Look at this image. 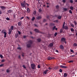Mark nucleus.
Returning <instances> with one entry per match:
<instances>
[{"mask_svg":"<svg viewBox=\"0 0 77 77\" xmlns=\"http://www.w3.org/2000/svg\"><path fill=\"white\" fill-rule=\"evenodd\" d=\"M69 13H70V14H72V11H71V9H70V10H69Z\"/></svg>","mask_w":77,"mask_h":77,"instance_id":"obj_40","label":"nucleus"},{"mask_svg":"<svg viewBox=\"0 0 77 77\" xmlns=\"http://www.w3.org/2000/svg\"><path fill=\"white\" fill-rule=\"evenodd\" d=\"M38 68L39 69V68H40L41 66L40 65H38Z\"/></svg>","mask_w":77,"mask_h":77,"instance_id":"obj_43","label":"nucleus"},{"mask_svg":"<svg viewBox=\"0 0 77 77\" xmlns=\"http://www.w3.org/2000/svg\"><path fill=\"white\" fill-rule=\"evenodd\" d=\"M56 7L57 8H59V5H57L56 6Z\"/></svg>","mask_w":77,"mask_h":77,"instance_id":"obj_44","label":"nucleus"},{"mask_svg":"<svg viewBox=\"0 0 77 77\" xmlns=\"http://www.w3.org/2000/svg\"><path fill=\"white\" fill-rule=\"evenodd\" d=\"M23 66L24 69L26 68V67L25 66V65H23Z\"/></svg>","mask_w":77,"mask_h":77,"instance_id":"obj_46","label":"nucleus"},{"mask_svg":"<svg viewBox=\"0 0 77 77\" xmlns=\"http://www.w3.org/2000/svg\"><path fill=\"white\" fill-rule=\"evenodd\" d=\"M0 8L3 10H4V9L6 8V7H5L3 6H1Z\"/></svg>","mask_w":77,"mask_h":77,"instance_id":"obj_7","label":"nucleus"},{"mask_svg":"<svg viewBox=\"0 0 77 77\" xmlns=\"http://www.w3.org/2000/svg\"><path fill=\"white\" fill-rule=\"evenodd\" d=\"M48 70L47 69V70H45V71H44V73L45 74H47V72H48Z\"/></svg>","mask_w":77,"mask_h":77,"instance_id":"obj_10","label":"nucleus"},{"mask_svg":"<svg viewBox=\"0 0 77 77\" xmlns=\"http://www.w3.org/2000/svg\"><path fill=\"white\" fill-rule=\"evenodd\" d=\"M63 32V29H61L60 31V33H62Z\"/></svg>","mask_w":77,"mask_h":77,"instance_id":"obj_30","label":"nucleus"},{"mask_svg":"<svg viewBox=\"0 0 77 77\" xmlns=\"http://www.w3.org/2000/svg\"><path fill=\"white\" fill-rule=\"evenodd\" d=\"M6 32V30L5 29H3L2 31V33H4Z\"/></svg>","mask_w":77,"mask_h":77,"instance_id":"obj_8","label":"nucleus"},{"mask_svg":"<svg viewBox=\"0 0 77 77\" xmlns=\"http://www.w3.org/2000/svg\"><path fill=\"white\" fill-rule=\"evenodd\" d=\"M60 67L62 68H64L65 69H66L67 68V66H63V65H60Z\"/></svg>","mask_w":77,"mask_h":77,"instance_id":"obj_4","label":"nucleus"},{"mask_svg":"<svg viewBox=\"0 0 77 77\" xmlns=\"http://www.w3.org/2000/svg\"><path fill=\"white\" fill-rule=\"evenodd\" d=\"M50 25L51 26L54 25L55 24H54V23H51Z\"/></svg>","mask_w":77,"mask_h":77,"instance_id":"obj_38","label":"nucleus"},{"mask_svg":"<svg viewBox=\"0 0 77 77\" xmlns=\"http://www.w3.org/2000/svg\"><path fill=\"white\" fill-rule=\"evenodd\" d=\"M35 31L37 32H39V30H38V29H35Z\"/></svg>","mask_w":77,"mask_h":77,"instance_id":"obj_15","label":"nucleus"},{"mask_svg":"<svg viewBox=\"0 0 77 77\" xmlns=\"http://www.w3.org/2000/svg\"><path fill=\"white\" fill-rule=\"evenodd\" d=\"M14 28V26H11V28H10V34H11V32L12 30H13Z\"/></svg>","mask_w":77,"mask_h":77,"instance_id":"obj_5","label":"nucleus"},{"mask_svg":"<svg viewBox=\"0 0 77 77\" xmlns=\"http://www.w3.org/2000/svg\"><path fill=\"white\" fill-rule=\"evenodd\" d=\"M48 60H51V59H52V57H50V56H49V57H48Z\"/></svg>","mask_w":77,"mask_h":77,"instance_id":"obj_20","label":"nucleus"},{"mask_svg":"<svg viewBox=\"0 0 77 77\" xmlns=\"http://www.w3.org/2000/svg\"><path fill=\"white\" fill-rule=\"evenodd\" d=\"M71 31H72V32H73L74 31L73 28H71Z\"/></svg>","mask_w":77,"mask_h":77,"instance_id":"obj_26","label":"nucleus"},{"mask_svg":"<svg viewBox=\"0 0 77 77\" xmlns=\"http://www.w3.org/2000/svg\"><path fill=\"white\" fill-rule=\"evenodd\" d=\"M46 19H44L43 20V22H46Z\"/></svg>","mask_w":77,"mask_h":77,"instance_id":"obj_37","label":"nucleus"},{"mask_svg":"<svg viewBox=\"0 0 77 77\" xmlns=\"http://www.w3.org/2000/svg\"><path fill=\"white\" fill-rule=\"evenodd\" d=\"M6 72H9V70L8 69H7Z\"/></svg>","mask_w":77,"mask_h":77,"instance_id":"obj_52","label":"nucleus"},{"mask_svg":"<svg viewBox=\"0 0 77 77\" xmlns=\"http://www.w3.org/2000/svg\"><path fill=\"white\" fill-rule=\"evenodd\" d=\"M70 51L71 52H72V53H73V54H74L75 52H74L73 50H72V49H70Z\"/></svg>","mask_w":77,"mask_h":77,"instance_id":"obj_24","label":"nucleus"},{"mask_svg":"<svg viewBox=\"0 0 77 77\" xmlns=\"http://www.w3.org/2000/svg\"><path fill=\"white\" fill-rule=\"evenodd\" d=\"M21 5L23 7H25V4H24V2H23V3H21Z\"/></svg>","mask_w":77,"mask_h":77,"instance_id":"obj_11","label":"nucleus"},{"mask_svg":"<svg viewBox=\"0 0 77 77\" xmlns=\"http://www.w3.org/2000/svg\"><path fill=\"white\" fill-rule=\"evenodd\" d=\"M52 69V67H49V68H48V69Z\"/></svg>","mask_w":77,"mask_h":77,"instance_id":"obj_63","label":"nucleus"},{"mask_svg":"<svg viewBox=\"0 0 77 77\" xmlns=\"http://www.w3.org/2000/svg\"><path fill=\"white\" fill-rule=\"evenodd\" d=\"M59 71L61 73H62L63 72V70L62 69H60V70H59Z\"/></svg>","mask_w":77,"mask_h":77,"instance_id":"obj_28","label":"nucleus"},{"mask_svg":"<svg viewBox=\"0 0 77 77\" xmlns=\"http://www.w3.org/2000/svg\"><path fill=\"white\" fill-rule=\"evenodd\" d=\"M68 29V26H65L64 27V29Z\"/></svg>","mask_w":77,"mask_h":77,"instance_id":"obj_21","label":"nucleus"},{"mask_svg":"<svg viewBox=\"0 0 77 77\" xmlns=\"http://www.w3.org/2000/svg\"><path fill=\"white\" fill-rule=\"evenodd\" d=\"M35 18L34 17H33L32 18V21H34V20H35Z\"/></svg>","mask_w":77,"mask_h":77,"instance_id":"obj_51","label":"nucleus"},{"mask_svg":"<svg viewBox=\"0 0 77 77\" xmlns=\"http://www.w3.org/2000/svg\"><path fill=\"white\" fill-rule=\"evenodd\" d=\"M4 38H6V35H7V33L5 32H4Z\"/></svg>","mask_w":77,"mask_h":77,"instance_id":"obj_19","label":"nucleus"},{"mask_svg":"<svg viewBox=\"0 0 77 77\" xmlns=\"http://www.w3.org/2000/svg\"><path fill=\"white\" fill-rule=\"evenodd\" d=\"M13 17L14 18H15V17H16L15 14H14V15H13Z\"/></svg>","mask_w":77,"mask_h":77,"instance_id":"obj_56","label":"nucleus"},{"mask_svg":"<svg viewBox=\"0 0 77 77\" xmlns=\"http://www.w3.org/2000/svg\"><path fill=\"white\" fill-rule=\"evenodd\" d=\"M32 42L31 40H30L28 41V44L27 45V46L28 48H29L31 47L32 44Z\"/></svg>","mask_w":77,"mask_h":77,"instance_id":"obj_2","label":"nucleus"},{"mask_svg":"<svg viewBox=\"0 0 77 77\" xmlns=\"http://www.w3.org/2000/svg\"><path fill=\"white\" fill-rule=\"evenodd\" d=\"M75 56L74 55H71V56H70V57L71 56H72V57H74V56Z\"/></svg>","mask_w":77,"mask_h":77,"instance_id":"obj_64","label":"nucleus"},{"mask_svg":"<svg viewBox=\"0 0 77 77\" xmlns=\"http://www.w3.org/2000/svg\"><path fill=\"white\" fill-rule=\"evenodd\" d=\"M56 26H54V27H53V28H52V30H54V29H55V28H56Z\"/></svg>","mask_w":77,"mask_h":77,"instance_id":"obj_33","label":"nucleus"},{"mask_svg":"<svg viewBox=\"0 0 77 77\" xmlns=\"http://www.w3.org/2000/svg\"><path fill=\"white\" fill-rule=\"evenodd\" d=\"M24 17H22L21 18H20V20H22V19H23L24 18Z\"/></svg>","mask_w":77,"mask_h":77,"instance_id":"obj_50","label":"nucleus"},{"mask_svg":"<svg viewBox=\"0 0 77 77\" xmlns=\"http://www.w3.org/2000/svg\"><path fill=\"white\" fill-rule=\"evenodd\" d=\"M24 53H23V52L22 53V56L23 57H24Z\"/></svg>","mask_w":77,"mask_h":77,"instance_id":"obj_45","label":"nucleus"},{"mask_svg":"<svg viewBox=\"0 0 77 77\" xmlns=\"http://www.w3.org/2000/svg\"><path fill=\"white\" fill-rule=\"evenodd\" d=\"M18 36V34H16L15 35V37L16 38H17Z\"/></svg>","mask_w":77,"mask_h":77,"instance_id":"obj_31","label":"nucleus"},{"mask_svg":"<svg viewBox=\"0 0 77 77\" xmlns=\"http://www.w3.org/2000/svg\"><path fill=\"white\" fill-rule=\"evenodd\" d=\"M60 42L61 44H64V43L66 44L67 43L66 39L65 38L63 37L61 38Z\"/></svg>","mask_w":77,"mask_h":77,"instance_id":"obj_1","label":"nucleus"},{"mask_svg":"<svg viewBox=\"0 0 77 77\" xmlns=\"http://www.w3.org/2000/svg\"><path fill=\"white\" fill-rule=\"evenodd\" d=\"M27 11L28 13H29V12H30V10L29 9V8H27Z\"/></svg>","mask_w":77,"mask_h":77,"instance_id":"obj_22","label":"nucleus"},{"mask_svg":"<svg viewBox=\"0 0 77 77\" xmlns=\"http://www.w3.org/2000/svg\"><path fill=\"white\" fill-rule=\"evenodd\" d=\"M3 65H4V64H2L0 65V66L2 67V66H3Z\"/></svg>","mask_w":77,"mask_h":77,"instance_id":"obj_54","label":"nucleus"},{"mask_svg":"<svg viewBox=\"0 0 77 77\" xmlns=\"http://www.w3.org/2000/svg\"><path fill=\"white\" fill-rule=\"evenodd\" d=\"M9 32H8V34L9 35H10V29H9Z\"/></svg>","mask_w":77,"mask_h":77,"instance_id":"obj_61","label":"nucleus"},{"mask_svg":"<svg viewBox=\"0 0 77 77\" xmlns=\"http://www.w3.org/2000/svg\"><path fill=\"white\" fill-rule=\"evenodd\" d=\"M26 4L27 6H29V4H27V3H26Z\"/></svg>","mask_w":77,"mask_h":77,"instance_id":"obj_62","label":"nucleus"},{"mask_svg":"<svg viewBox=\"0 0 77 77\" xmlns=\"http://www.w3.org/2000/svg\"><path fill=\"white\" fill-rule=\"evenodd\" d=\"M63 9L64 11H66L68 9L66 8H63Z\"/></svg>","mask_w":77,"mask_h":77,"instance_id":"obj_25","label":"nucleus"},{"mask_svg":"<svg viewBox=\"0 0 77 77\" xmlns=\"http://www.w3.org/2000/svg\"><path fill=\"white\" fill-rule=\"evenodd\" d=\"M74 60H70L69 61V63H72L73 62Z\"/></svg>","mask_w":77,"mask_h":77,"instance_id":"obj_27","label":"nucleus"},{"mask_svg":"<svg viewBox=\"0 0 77 77\" xmlns=\"http://www.w3.org/2000/svg\"><path fill=\"white\" fill-rule=\"evenodd\" d=\"M31 68H32V69H34L35 68V65L34 63H31Z\"/></svg>","mask_w":77,"mask_h":77,"instance_id":"obj_3","label":"nucleus"},{"mask_svg":"<svg viewBox=\"0 0 77 77\" xmlns=\"http://www.w3.org/2000/svg\"><path fill=\"white\" fill-rule=\"evenodd\" d=\"M60 49H63L64 48L63 46L62 45H60Z\"/></svg>","mask_w":77,"mask_h":77,"instance_id":"obj_6","label":"nucleus"},{"mask_svg":"<svg viewBox=\"0 0 77 77\" xmlns=\"http://www.w3.org/2000/svg\"><path fill=\"white\" fill-rule=\"evenodd\" d=\"M6 19L7 20H10V19H9V18L8 17H7Z\"/></svg>","mask_w":77,"mask_h":77,"instance_id":"obj_53","label":"nucleus"},{"mask_svg":"<svg viewBox=\"0 0 77 77\" xmlns=\"http://www.w3.org/2000/svg\"><path fill=\"white\" fill-rule=\"evenodd\" d=\"M21 25V22H19L18 23V25L19 26H20Z\"/></svg>","mask_w":77,"mask_h":77,"instance_id":"obj_23","label":"nucleus"},{"mask_svg":"<svg viewBox=\"0 0 77 77\" xmlns=\"http://www.w3.org/2000/svg\"><path fill=\"white\" fill-rule=\"evenodd\" d=\"M39 12H41L42 10H41V9H39Z\"/></svg>","mask_w":77,"mask_h":77,"instance_id":"obj_58","label":"nucleus"},{"mask_svg":"<svg viewBox=\"0 0 77 77\" xmlns=\"http://www.w3.org/2000/svg\"><path fill=\"white\" fill-rule=\"evenodd\" d=\"M26 18H27L28 19V20H30V18H29V17H28V16H27Z\"/></svg>","mask_w":77,"mask_h":77,"instance_id":"obj_49","label":"nucleus"},{"mask_svg":"<svg viewBox=\"0 0 77 77\" xmlns=\"http://www.w3.org/2000/svg\"><path fill=\"white\" fill-rule=\"evenodd\" d=\"M54 22H56V23H58V20H56V21H54Z\"/></svg>","mask_w":77,"mask_h":77,"instance_id":"obj_55","label":"nucleus"},{"mask_svg":"<svg viewBox=\"0 0 77 77\" xmlns=\"http://www.w3.org/2000/svg\"><path fill=\"white\" fill-rule=\"evenodd\" d=\"M4 61L5 60H2L1 61V62H4Z\"/></svg>","mask_w":77,"mask_h":77,"instance_id":"obj_57","label":"nucleus"},{"mask_svg":"<svg viewBox=\"0 0 77 77\" xmlns=\"http://www.w3.org/2000/svg\"><path fill=\"white\" fill-rule=\"evenodd\" d=\"M53 43H51L50 44H49V46L50 47H52L53 46Z\"/></svg>","mask_w":77,"mask_h":77,"instance_id":"obj_13","label":"nucleus"},{"mask_svg":"<svg viewBox=\"0 0 77 77\" xmlns=\"http://www.w3.org/2000/svg\"><path fill=\"white\" fill-rule=\"evenodd\" d=\"M70 8L71 10H74V8L72 6H71L70 7Z\"/></svg>","mask_w":77,"mask_h":77,"instance_id":"obj_12","label":"nucleus"},{"mask_svg":"<svg viewBox=\"0 0 77 77\" xmlns=\"http://www.w3.org/2000/svg\"><path fill=\"white\" fill-rule=\"evenodd\" d=\"M0 57L1 58V59H3V55L2 54L0 55Z\"/></svg>","mask_w":77,"mask_h":77,"instance_id":"obj_32","label":"nucleus"},{"mask_svg":"<svg viewBox=\"0 0 77 77\" xmlns=\"http://www.w3.org/2000/svg\"><path fill=\"white\" fill-rule=\"evenodd\" d=\"M73 23H75V26L77 25V21H74L73 22Z\"/></svg>","mask_w":77,"mask_h":77,"instance_id":"obj_17","label":"nucleus"},{"mask_svg":"<svg viewBox=\"0 0 77 77\" xmlns=\"http://www.w3.org/2000/svg\"><path fill=\"white\" fill-rule=\"evenodd\" d=\"M41 18H42L41 16H38L37 17V19H38V20H39V19H41Z\"/></svg>","mask_w":77,"mask_h":77,"instance_id":"obj_9","label":"nucleus"},{"mask_svg":"<svg viewBox=\"0 0 77 77\" xmlns=\"http://www.w3.org/2000/svg\"><path fill=\"white\" fill-rule=\"evenodd\" d=\"M61 16H59L58 17V19H61Z\"/></svg>","mask_w":77,"mask_h":77,"instance_id":"obj_36","label":"nucleus"},{"mask_svg":"<svg viewBox=\"0 0 77 77\" xmlns=\"http://www.w3.org/2000/svg\"><path fill=\"white\" fill-rule=\"evenodd\" d=\"M67 75L66 73H65L64 74V77H67Z\"/></svg>","mask_w":77,"mask_h":77,"instance_id":"obj_14","label":"nucleus"},{"mask_svg":"<svg viewBox=\"0 0 77 77\" xmlns=\"http://www.w3.org/2000/svg\"><path fill=\"white\" fill-rule=\"evenodd\" d=\"M17 32H18V33L19 35L21 34V32H20V31H18Z\"/></svg>","mask_w":77,"mask_h":77,"instance_id":"obj_34","label":"nucleus"},{"mask_svg":"<svg viewBox=\"0 0 77 77\" xmlns=\"http://www.w3.org/2000/svg\"><path fill=\"white\" fill-rule=\"evenodd\" d=\"M66 1L65 0H63V1H62V2H63V3H65Z\"/></svg>","mask_w":77,"mask_h":77,"instance_id":"obj_47","label":"nucleus"},{"mask_svg":"<svg viewBox=\"0 0 77 77\" xmlns=\"http://www.w3.org/2000/svg\"><path fill=\"white\" fill-rule=\"evenodd\" d=\"M17 49H20V50L21 49V48H20V47H19L17 48Z\"/></svg>","mask_w":77,"mask_h":77,"instance_id":"obj_48","label":"nucleus"},{"mask_svg":"<svg viewBox=\"0 0 77 77\" xmlns=\"http://www.w3.org/2000/svg\"><path fill=\"white\" fill-rule=\"evenodd\" d=\"M65 22H64V23H63V28L65 29Z\"/></svg>","mask_w":77,"mask_h":77,"instance_id":"obj_16","label":"nucleus"},{"mask_svg":"<svg viewBox=\"0 0 77 77\" xmlns=\"http://www.w3.org/2000/svg\"><path fill=\"white\" fill-rule=\"evenodd\" d=\"M70 2L71 3H73V1L72 0H70Z\"/></svg>","mask_w":77,"mask_h":77,"instance_id":"obj_41","label":"nucleus"},{"mask_svg":"<svg viewBox=\"0 0 77 77\" xmlns=\"http://www.w3.org/2000/svg\"><path fill=\"white\" fill-rule=\"evenodd\" d=\"M18 58H19V59H20V58H21L20 56V55L18 56Z\"/></svg>","mask_w":77,"mask_h":77,"instance_id":"obj_60","label":"nucleus"},{"mask_svg":"<svg viewBox=\"0 0 77 77\" xmlns=\"http://www.w3.org/2000/svg\"><path fill=\"white\" fill-rule=\"evenodd\" d=\"M73 46H77V43H74L73 44Z\"/></svg>","mask_w":77,"mask_h":77,"instance_id":"obj_18","label":"nucleus"},{"mask_svg":"<svg viewBox=\"0 0 77 77\" xmlns=\"http://www.w3.org/2000/svg\"><path fill=\"white\" fill-rule=\"evenodd\" d=\"M57 34V32H55V33L54 34L55 36H56Z\"/></svg>","mask_w":77,"mask_h":77,"instance_id":"obj_39","label":"nucleus"},{"mask_svg":"<svg viewBox=\"0 0 77 77\" xmlns=\"http://www.w3.org/2000/svg\"><path fill=\"white\" fill-rule=\"evenodd\" d=\"M33 13H34V14H35L36 13V11H34Z\"/></svg>","mask_w":77,"mask_h":77,"instance_id":"obj_59","label":"nucleus"},{"mask_svg":"<svg viewBox=\"0 0 77 77\" xmlns=\"http://www.w3.org/2000/svg\"><path fill=\"white\" fill-rule=\"evenodd\" d=\"M47 18H48V19H50V17L48 15L47 17H46Z\"/></svg>","mask_w":77,"mask_h":77,"instance_id":"obj_35","label":"nucleus"},{"mask_svg":"<svg viewBox=\"0 0 77 77\" xmlns=\"http://www.w3.org/2000/svg\"><path fill=\"white\" fill-rule=\"evenodd\" d=\"M71 26H72V27H75V25H73V24H71Z\"/></svg>","mask_w":77,"mask_h":77,"instance_id":"obj_42","label":"nucleus"},{"mask_svg":"<svg viewBox=\"0 0 77 77\" xmlns=\"http://www.w3.org/2000/svg\"><path fill=\"white\" fill-rule=\"evenodd\" d=\"M37 41H38V42H40V41H41V39H39V38H38V39H37Z\"/></svg>","mask_w":77,"mask_h":77,"instance_id":"obj_29","label":"nucleus"}]
</instances>
